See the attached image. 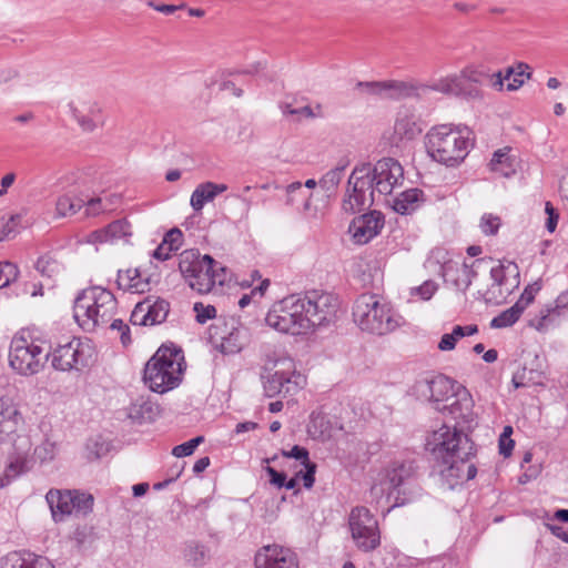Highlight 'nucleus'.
<instances>
[{"label": "nucleus", "instance_id": "nucleus-1", "mask_svg": "<svg viewBox=\"0 0 568 568\" xmlns=\"http://www.w3.org/2000/svg\"><path fill=\"white\" fill-rule=\"evenodd\" d=\"M404 181V169L393 158H383L376 163L357 164L347 181L346 196L343 200V210L346 213H357L369 207L375 193L388 195Z\"/></svg>", "mask_w": 568, "mask_h": 568}, {"label": "nucleus", "instance_id": "nucleus-2", "mask_svg": "<svg viewBox=\"0 0 568 568\" xmlns=\"http://www.w3.org/2000/svg\"><path fill=\"white\" fill-rule=\"evenodd\" d=\"M426 447L445 466L440 474L449 488L476 477V466L468 463L474 444L457 426L442 425L427 437Z\"/></svg>", "mask_w": 568, "mask_h": 568}, {"label": "nucleus", "instance_id": "nucleus-3", "mask_svg": "<svg viewBox=\"0 0 568 568\" xmlns=\"http://www.w3.org/2000/svg\"><path fill=\"white\" fill-rule=\"evenodd\" d=\"M412 393L418 400L428 403L457 424H470L474 420V400L470 393L457 381L445 375L417 381Z\"/></svg>", "mask_w": 568, "mask_h": 568}, {"label": "nucleus", "instance_id": "nucleus-4", "mask_svg": "<svg viewBox=\"0 0 568 568\" xmlns=\"http://www.w3.org/2000/svg\"><path fill=\"white\" fill-rule=\"evenodd\" d=\"M473 146V132L466 125L438 124L425 135L427 154L446 166L459 165Z\"/></svg>", "mask_w": 568, "mask_h": 568}, {"label": "nucleus", "instance_id": "nucleus-5", "mask_svg": "<svg viewBox=\"0 0 568 568\" xmlns=\"http://www.w3.org/2000/svg\"><path fill=\"white\" fill-rule=\"evenodd\" d=\"M353 320L361 331L376 336L387 335L404 323L403 317L375 294H362L356 298Z\"/></svg>", "mask_w": 568, "mask_h": 568}, {"label": "nucleus", "instance_id": "nucleus-6", "mask_svg": "<svg viewBox=\"0 0 568 568\" xmlns=\"http://www.w3.org/2000/svg\"><path fill=\"white\" fill-rule=\"evenodd\" d=\"M179 270L189 286L205 294L215 285L223 286L227 281V270L212 256L201 255L196 250H185L179 256Z\"/></svg>", "mask_w": 568, "mask_h": 568}, {"label": "nucleus", "instance_id": "nucleus-7", "mask_svg": "<svg viewBox=\"0 0 568 568\" xmlns=\"http://www.w3.org/2000/svg\"><path fill=\"white\" fill-rule=\"evenodd\" d=\"M118 302L113 293L101 286L83 290L75 298L73 316L85 331L106 325L115 315Z\"/></svg>", "mask_w": 568, "mask_h": 568}, {"label": "nucleus", "instance_id": "nucleus-8", "mask_svg": "<svg viewBox=\"0 0 568 568\" xmlns=\"http://www.w3.org/2000/svg\"><path fill=\"white\" fill-rule=\"evenodd\" d=\"M184 356L180 348L161 346L144 368V382L150 389L163 394L179 386Z\"/></svg>", "mask_w": 568, "mask_h": 568}, {"label": "nucleus", "instance_id": "nucleus-9", "mask_svg": "<svg viewBox=\"0 0 568 568\" xmlns=\"http://www.w3.org/2000/svg\"><path fill=\"white\" fill-rule=\"evenodd\" d=\"M263 371L261 377L267 397L294 395L305 384V377L296 372L293 358L287 356L268 358Z\"/></svg>", "mask_w": 568, "mask_h": 568}, {"label": "nucleus", "instance_id": "nucleus-10", "mask_svg": "<svg viewBox=\"0 0 568 568\" xmlns=\"http://www.w3.org/2000/svg\"><path fill=\"white\" fill-rule=\"evenodd\" d=\"M489 77L483 68L468 65L459 73L449 74L429 84V90L467 100H483L484 92L480 85Z\"/></svg>", "mask_w": 568, "mask_h": 568}, {"label": "nucleus", "instance_id": "nucleus-11", "mask_svg": "<svg viewBox=\"0 0 568 568\" xmlns=\"http://www.w3.org/2000/svg\"><path fill=\"white\" fill-rule=\"evenodd\" d=\"M50 354L42 346L24 336L16 335L10 344L9 364L22 376L38 374L44 366Z\"/></svg>", "mask_w": 568, "mask_h": 568}, {"label": "nucleus", "instance_id": "nucleus-12", "mask_svg": "<svg viewBox=\"0 0 568 568\" xmlns=\"http://www.w3.org/2000/svg\"><path fill=\"white\" fill-rule=\"evenodd\" d=\"M298 295H290L275 303L265 317L266 324L281 332L293 335L308 332V324L303 316Z\"/></svg>", "mask_w": 568, "mask_h": 568}, {"label": "nucleus", "instance_id": "nucleus-13", "mask_svg": "<svg viewBox=\"0 0 568 568\" xmlns=\"http://www.w3.org/2000/svg\"><path fill=\"white\" fill-rule=\"evenodd\" d=\"M304 320L308 324V331L333 322L338 310V298L331 293L311 291L298 295Z\"/></svg>", "mask_w": 568, "mask_h": 568}, {"label": "nucleus", "instance_id": "nucleus-14", "mask_svg": "<svg viewBox=\"0 0 568 568\" xmlns=\"http://www.w3.org/2000/svg\"><path fill=\"white\" fill-rule=\"evenodd\" d=\"M348 526L352 539L359 550L369 552L381 545L377 519L366 507L357 506L351 510Z\"/></svg>", "mask_w": 568, "mask_h": 568}, {"label": "nucleus", "instance_id": "nucleus-15", "mask_svg": "<svg viewBox=\"0 0 568 568\" xmlns=\"http://www.w3.org/2000/svg\"><path fill=\"white\" fill-rule=\"evenodd\" d=\"M491 285L478 295L486 304L500 305L519 285V271L514 262L499 263L490 268Z\"/></svg>", "mask_w": 568, "mask_h": 568}, {"label": "nucleus", "instance_id": "nucleus-16", "mask_svg": "<svg viewBox=\"0 0 568 568\" xmlns=\"http://www.w3.org/2000/svg\"><path fill=\"white\" fill-rule=\"evenodd\" d=\"M52 366L62 372L81 369L89 364L92 356V347L89 342L73 337L65 344L59 345L51 354Z\"/></svg>", "mask_w": 568, "mask_h": 568}, {"label": "nucleus", "instance_id": "nucleus-17", "mask_svg": "<svg viewBox=\"0 0 568 568\" xmlns=\"http://www.w3.org/2000/svg\"><path fill=\"white\" fill-rule=\"evenodd\" d=\"M485 258H478L471 265L463 262L447 261L442 266V275L446 284L452 285L456 291L465 293L471 285L477 273L475 266L485 263Z\"/></svg>", "mask_w": 568, "mask_h": 568}, {"label": "nucleus", "instance_id": "nucleus-18", "mask_svg": "<svg viewBox=\"0 0 568 568\" xmlns=\"http://www.w3.org/2000/svg\"><path fill=\"white\" fill-rule=\"evenodd\" d=\"M73 119L84 132H93L102 125V108L98 101L89 98H79L69 103Z\"/></svg>", "mask_w": 568, "mask_h": 568}, {"label": "nucleus", "instance_id": "nucleus-19", "mask_svg": "<svg viewBox=\"0 0 568 568\" xmlns=\"http://www.w3.org/2000/svg\"><path fill=\"white\" fill-rule=\"evenodd\" d=\"M24 425L18 403L10 396L0 397V442H12Z\"/></svg>", "mask_w": 568, "mask_h": 568}, {"label": "nucleus", "instance_id": "nucleus-20", "mask_svg": "<svg viewBox=\"0 0 568 568\" xmlns=\"http://www.w3.org/2000/svg\"><path fill=\"white\" fill-rule=\"evenodd\" d=\"M256 568H298L294 551L278 545H267L255 555Z\"/></svg>", "mask_w": 568, "mask_h": 568}, {"label": "nucleus", "instance_id": "nucleus-21", "mask_svg": "<svg viewBox=\"0 0 568 568\" xmlns=\"http://www.w3.org/2000/svg\"><path fill=\"white\" fill-rule=\"evenodd\" d=\"M170 304L163 298L145 300L135 305L131 314V323L140 326H152L163 323L169 314Z\"/></svg>", "mask_w": 568, "mask_h": 568}, {"label": "nucleus", "instance_id": "nucleus-22", "mask_svg": "<svg viewBox=\"0 0 568 568\" xmlns=\"http://www.w3.org/2000/svg\"><path fill=\"white\" fill-rule=\"evenodd\" d=\"M384 226L381 213L372 212L355 219L349 225V232L358 244H366L375 237Z\"/></svg>", "mask_w": 568, "mask_h": 568}, {"label": "nucleus", "instance_id": "nucleus-23", "mask_svg": "<svg viewBox=\"0 0 568 568\" xmlns=\"http://www.w3.org/2000/svg\"><path fill=\"white\" fill-rule=\"evenodd\" d=\"M415 478L413 462H394L386 470L384 485L389 493L405 494V486L410 485Z\"/></svg>", "mask_w": 568, "mask_h": 568}, {"label": "nucleus", "instance_id": "nucleus-24", "mask_svg": "<svg viewBox=\"0 0 568 568\" xmlns=\"http://www.w3.org/2000/svg\"><path fill=\"white\" fill-rule=\"evenodd\" d=\"M423 129L416 115L408 109H400L395 119L392 143L398 145L404 141H412L422 133Z\"/></svg>", "mask_w": 568, "mask_h": 568}, {"label": "nucleus", "instance_id": "nucleus-25", "mask_svg": "<svg viewBox=\"0 0 568 568\" xmlns=\"http://www.w3.org/2000/svg\"><path fill=\"white\" fill-rule=\"evenodd\" d=\"M1 568H55L45 557L31 552L12 551L6 555Z\"/></svg>", "mask_w": 568, "mask_h": 568}, {"label": "nucleus", "instance_id": "nucleus-26", "mask_svg": "<svg viewBox=\"0 0 568 568\" xmlns=\"http://www.w3.org/2000/svg\"><path fill=\"white\" fill-rule=\"evenodd\" d=\"M45 500L54 521H62L67 516L73 514L74 505L72 504L71 490L50 489L45 495Z\"/></svg>", "mask_w": 568, "mask_h": 568}, {"label": "nucleus", "instance_id": "nucleus-27", "mask_svg": "<svg viewBox=\"0 0 568 568\" xmlns=\"http://www.w3.org/2000/svg\"><path fill=\"white\" fill-rule=\"evenodd\" d=\"M429 90V84L415 85L404 81H384L383 98L384 99H403L410 97H419Z\"/></svg>", "mask_w": 568, "mask_h": 568}, {"label": "nucleus", "instance_id": "nucleus-28", "mask_svg": "<svg viewBox=\"0 0 568 568\" xmlns=\"http://www.w3.org/2000/svg\"><path fill=\"white\" fill-rule=\"evenodd\" d=\"M226 190L227 185L223 183H201L192 192L190 204L195 212H200L206 203L212 202L219 194L225 192Z\"/></svg>", "mask_w": 568, "mask_h": 568}, {"label": "nucleus", "instance_id": "nucleus-29", "mask_svg": "<svg viewBox=\"0 0 568 568\" xmlns=\"http://www.w3.org/2000/svg\"><path fill=\"white\" fill-rule=\"evenodd\" d=\"M159 413V405L143 396L136 398L128 408V417L136 424L151 423Z\"/></svg>", "mask_w": 568, "mask_h": 568}, {"label": "nucleus", "instance_id": "nucleus-30", "mask_svg": "<svg viewBox=\"0 0 568 568\" xmlns=\"http://www.w3.org/2000/svg\"><path fill=\"white\" fill-rule=\"evenodd\" d=\"M425 201L424 192L419 189L403 191L393 200L392 207L396 213L410 214Z\"/></svg>", "mask_w": 568, "mask_h": 568}, {"label": "nucleus", "instance_id": "nucleus-31", "mask_svg": "<svg viewBox=\"0 0 568 568\" xmlns=\"http://www.w3.org/2000/svg\"><path fill=\"white\" fill-rule=\"evenodd\" d=\"M510 148H503L494 152L489 169L501 176L509 178L516 172L515 159L509 155Z\"/></svg>", "mask_w": 568, "mask_h": 568}, {"label": "nucleus", "instance_id": "nucleus-32", "mask_svg": "<svg viewBox=\"0 0 568 568\" xmlns=\"http://www.w3.org/2000/svg\"><path fill=\"white\" fill-rule=\"evenodd\" d=\"M348 166L347 160H341L337 165L327 171L318 181L320 187L327 194V196L335 195L338 185L344 176V172Z\"/></svg>", "mask_w": 568, "mask_h": 568}, {"label": "nucleus", "instance_id": "nucleus-33", "mask_svg": "<svg viewBox=\"0 0 568 568\" xmlns=\"http://www.w3.org/2000/svg\"><path fill=\"white\" fill-rule=\"evenodd\" d=\"M131 234V225L125 220H116L110 223L104 230L93 233L100 242L114 241L130 236Z\"/></svg>", "mask_w": 568, "mask_h": 568}, {"label": "nucleus", "instance_id": "nucleus-34", "mask_svg": "<svg viewBox=\"0 0 568 568\" xmlns=\"http://www.w3.org/2000/svg\"><path fill=\"white\" fill-rule=\"evenodd\" d=\"M511 383L515 388L528 387L530 385H540L542 383V372L540 367H527L524 365L514 373Z\"/></svg>", "mask_w": 568, "mask_h": 568}, {"label": "nucleus", "instance_id": "nucleus-35", "mask_svg": "<svg viewBox=\"0 0 568 568\" xmlns=\"http://www.w3.org/2000/svg\"><path fill=\"white\" fill-rule=\"evenodd\" d=\"M245 345V332L239 327H232L225 335H221V352L224 354L239 353Z\"/></svg>", "mask_w": 568, "mask_h": 568}, {"label": "nucleus", "instance_id": "nucleus-36", "mask_svg": "<svg viewBox=\"0 0 568 568\" xmlns=\"http://www.w3.org/2000/svg\"><path fill=\"white\" fill-rule=\"evenodd\" d=\"M116 284L123 291H142V280L138 268H129L118 272Z\"/></svg>", "mask_w": 568, "mask_h": 568}, {"label": "nucleus", "instance_id": "nucleus-37", "mask_svg": "<svg viewBox=\"0 0 568 568\" xmlns=\"http://www.w3.org/2000/svg\"><path fill=\"white\" fill-rule=\"evenodd\" d=\"M85 204L84 199L72 196L70 194L61 195L57 200L55 210L57 214L61 217L72 216Z\"/></svg>", "mask_w": 568, "mask_h": 568}, {"label": "nucleus", "instance_id": "nucleus-38", "mask_svg": "<svg viewBox=\"0 0 568 568\" xmlns=\"http://www.w3.org/2000/svg\"><path fill=\"white\" fill-rule=\"evenodd\" d=\"M523 314L521 304H514L511 307L505 310L499 315L495 316L490 326L493 328H505L514 325Z\"/></svg>", "mask_w": 568, "mask_h": 568}, {"label": "nucleus", "instance_id": "nucleus-39", "mask_svg": "<svg viewBox=\"0 0 568 568\" xmlns=\"http://www.w3.org/2000/svg\"><path fill=\"white\" fill-rule=\"evenodd\" d=\"M73 514L75 515H87L92 510L93 507V497L90 494L81 493L79 490H71Z\"/></svg>", "mask_w": 568, "mask_h": 568}, {"label": "nucleus", "instance_id": "nucleus-40", "mask_svg": "<svg viewBox=\"0 0 568 568\" xmlns=\"http://www.w3.org/2000/svg\"><path fill=\"white\" fill-rule=\"evenodd\" d=\"M501 226V220L493 213H485L480 217L479 229L485 235H496Z\"/></svg>", "mask_w": 568, "mask_h": 568}, {"label": "nucleus", "instance_id": "nucleus-41", "mask_svg": "<svg viewBox=\"0 0 568 568\" xmlns=\"http://www.w3.org/2000/svg\"><path fill=\"white\" fill-rule=\"evenodd\" d=\"M204 442V437L203 436H196L185 443H182L180 445H176L173 450H172V454L178 457V458H182V457H186V456H190L194 453V450L196 449V447L202 444Z\"/></svg>", "mask_w": 568, "mask_h": 568}, {"label": "nucleus", "instance_id": "nucleus-42", "mask_svg": "<svg viewBox=\"0 0 568 568\" xmlns=\"http://www.w3.org/2000/svg\"><path fill=\"white\" fill-rule=\"evenodd\" d=\"M58 263L50 256H41L36 263L37 271L47 277H52L58 272Z\"/></svg>", "mask_w": 568, "mask_h": 568}, {"label": "nucleus", "instance_id": "nucleus-43", "mask_svg": "<svg viewBox=\"0 0 568 568\" xmlns=\"http://www.w3.org/2000/svg\"><path fill=\"white\" fill-rule=\"evenodd\" d=\"M529 69L530 68L528 64H526L524 62L518 63L515 69V73H514L511 81L508 82V84H507V90L508 91L518 90L524 84L523 75L526 74L527 78H530V72L528 71Z\"/></svg>", "mask_w": 568, "mask_h": 568}, {"label": "nucleus", "instance_id": "nucleus-44", "mask_svg": "<svg viewBox=\"0 0 568 568\" xmlns=\"http://www.w3.org/2000/svg\"><path fill=\"white\" fill-rule=\"evenodd\" d=\"M196 321L200 324L206 323L216 316V308L213 305H204L203 303H195L193 305Z\"/></svg>", "mask_w": 568, "mask_h": 568}, {"label": "nucleus", "instance_id": "nucleus-45", "mask_svg": "<svg viewBox=\"0 0 568 568\" xmlns=\"http://www.w3.org/2000/svg\"><path fill=\"white\" fill-rule=\"evenodd\" d=\"M1 270V284L2 287L9 285L18 278L19 270L18 266L11 262L0 263Z\"/></svg>", "mask_w": 568, "mask_h": 568}, {"label": "nucleus", "instance_id": "nucleus-46", "mask_svg": "<svg viewBox=\"0 0 568 568\" xmlns=\"http://www.w3.org/2000/svg\"><path fill=\"white\" fill-rule=\"evenodd\" d=\"M305 467V471H297L296 477H301L304 483L305 488H312L315 481V473H316V464L308 460V463L303 464Z\"/></svg>", "mask_w": 568, "mask_h": 568}, {"label": "nucleus", "instance_id": "nucleus-47", "mask_svg": "<svg viewBox=\"0 0 568 568\" xmlns=\"http://www.w3.org/2000/svg\"><path fill=\"white\" fill-rule=\"evenodd\" d=\"M111 329L118 331L120 333L121 343L123 346H128L131 344V336H130V327L128 324H125L122 320L119 318H112L111 321Z\"/></svg>", "mask_w": 568, "mask_h": 568}, {"label": "nucleus", "instance_id": "nucleus-48", "mask_svg": "<svg viewBox=\"0 0 568 568\" xmlns=\"http://www.w3.org/2000/svg\"><path fill=\"white\" fill-rule=\"evenodd\" d=\"M282 455L286 458H294L301 463V465L308 463L310 454L305 447L294 445L290 450H283Z\"/></svg>", "mask_w": 568, "mask_h": 568}, {"label": "nucleus", "instance_id": "nucleus-49", "mask_svg": "<svg viewBox=\"0 0 568 568\" xmlns=\"http://www.w3.org/2000/svg\"><path fill=\"white\" fill-rule=\"evenodd\" d=\"M356 88L364 93L383 98L384 81L357 82Z\"/></svg>", "mask_w": 568, "mask_h": 568}, {"label": "nucleus", "instance_id": "nucleus-50", "mask_svg": "<svg viewBox=\"0 0 568 568\" xmlns=\"http://www.w3.org/2000/svg\"><path fill=\"white\" fill-rule=\"evenodd\" d=\"M183 234L182 232L174 227L168 231L163 237V242L170 246V248L174 251H178L180 248V245L182 243Z\"/></svg>", "mask_w": 568, "mask_h": 568}, {"label": "nucleus", "instance_id": "nucleus-51", "mask_svg": "<svg viewBox=\"0 0 568 568\" xmlns=\"http://www.w3.org/2000/svg\"><path fill=\"white\" fill-rule=\"evenodd\" d=\"M437 291V284L433 281H426L420 286L412 290V294H418L422 300L428 301Z\"/></svg>", "mask_w": 568, "mask_h": 568}, {"label": "nucleus", "instance_id": "nucleus-52", "mask_svg": "<svg viewBox=\"0 0 568 568\" xmlns=\"http://www.w3.org/2000/svg\"><path fill=\"white\" fill-rule=\"evenodd\" d=\"M54 444L47 440L36 447L34 454L41 462L51 460L54 457Z\"/></svg>", "mask_w": 568, "mask_h": 568}, {"label": "nucleus", "instance_id": "nucleus-53", "mask_svg": "<svg viewBox=\"0 0 568 568\" xmlns=\"http://www.w3.org/2000/svg\"><path fill=\"white\" fill-rule=\"evenodd\" d=\"M21 220L20 215H12L9 220L0 222V240L16 232V225Z\"/></svg>", "mask_w": 568, "mask_h": 568}, {"label": "nucleus", "instance_id": "nucleus-54", "mask_svg": "<svg viewBox=\"0 0 568 568\" xmlns=\"http://www.w3.org/2000/svg\"><path fill=\"white\" fill-rule=\"evenodd\" d=\"M283 113L285 115H303L305 118H315L320 115V113L316 114L310 105L294 109L290 104H286L283 109Z\"/></svg>", "mask_w": 568, "mask_h": 568}, {"label": "nucleus", "instance_id": "nucleus-55", "mask_svg": "<svg viewBox=\"0 0 568 568\" xmlns=\"http://www.w3.org/2000/svg\"><path fill=\"white\" fill-rule=\"evenodd\" d=\"M545 212L548 215V219L546 222V227H547L548 232L552 233L556 230L559 215L550 202H546Z\"/></svg>", "mask_w": 568, "mask_h": 568}, {"label": "nucleus", "instance_id": "nucleus-56", "mask_svg": "<svg viewBox=\"0 0 568 568\" xmlns=\"http://www.w3.org/2000/svg\"><path fill=\"white\" fill-rule=\"evenodd\" d=\"M266 473L270 476V483L278 488H282L285 485L286 475L284 473L277 471L273 467L267 466Z\"/></svg>", "mask_w": 568, "mask_h": 568}, {"label": "nucleus", "instance_id": "nucleus-57", "mask_svg": "<svg viewBox=\"0 0 568 568\" xmlns=\"http://www.w3.org/2000/svg\"><path fill=\"white\" fill-rule=\"evenodd\" d=\"M538 290H539V287L532 288L531 286H527L525 288V291L523 292V294L520 295L519 300L515 304H521L523 312H524L525 308L534 301L535 293Z\"/></svg>", "mask_w": 568, "mask_h": 568}, {"label": "nucleus", "instance_id": "nucleus-58", "mask_svg": "<svg viewBox=\"0 0 568 568\" xmlns=\"http://www.w3.org/2000/svg\"><path fill=\"white\" fill-rule=\"evenodd\" d=\"M302 193V183L293 182L286 186V204L293 205L296 200V194Z\"/></svg>", "mask_w": 568, "mask_h": 568}, {"label": "nucleus", "instance_id": "nucleus-59", "mask_svg": "<svg viewBox=\"0 0 568 568\" xmlns=\"http://www.w3.org/2000/svg\"><path fill=\"white\" fill-rule=\"evenodd\" d=\"M457 341L452 333L444 334L438 343V348L443 352L453 351Z\"/></svg>", "mask_w": 568, "mask_h": 568}, {"label": "nucleus", "instance_id": "nucleus-60", "mask_svg": "<svg viewBox=\"0 0 568 568\" xmlns=\"http://www.w3.org/2000/svg\"><path fill=\"white\" fill-rule=\"evenodd\" d=\"M84 205H87V209H85L87 215H97L102 211L100 197H93L90 200H85Z\"/></svg>", "mask_w": 568, "mask_h": 568}, {"label": "nucleus", "instance_id": "nucleus-61", "mask_svg": "<svg viewBox=\"0 0 568 568\" xmlns=\"http://www.w3.org/2000/svg\"><path fill=\"white\" fill-rule=\"evenodd\" d=\"M173 250L170 248V246H168L163 241L162 243L156 247V250L154 251L153 253V256L156 258V260H160V261H166L168 258H170L171 254H172Z\"/></svg>", "mask_w": 568, "mask_h": 568}, {"label": "nucleus", "instance_id": "nucleus-62", "mask_svg": "<svg viewBox=\"0 0 568 568\" xmlns=\"http://www.w3.org/2000/svg\"><path fill=\"white\" fill-rule=\"evenodd\" d=\"M515 442L511 438H500L499 437V453L504 457H509L514 449Z\"/></svg>", "mask_w": 568, "mask_h": 568}, {"label": "nucleus", "instance_id": "nucleus-63", "mask_svg": "<svg viewBox=\"0 0 568 568\" xmlns=\"http://www.w3.org/2000/svg\"><path fill=\"white\" fill-rule=\"evenodd\" d=\"M150 7L155 9L159 12H162L164 14H172L174 13L179 7L173 4H155L153 1H149L148 3Z\"/></svg>", "mask_w": 568, "mask_h": 568}, {"label": "nucleus", "instance_id": "nucleus-64", "mask_svg": "<svg viewBox=\"0 0 568 568\" xmlns=\"http://www.w3.org/2000/svg\"><path fill=\"white\" fill-rule=\"evenodd\" d=\"M487 79L491 80V87L498 91L504 90V78L503 73L500 71L494 73L493 75H489Z\"/></svg>", "mask_w": 568, "mask_h": 568}]
</instances>
